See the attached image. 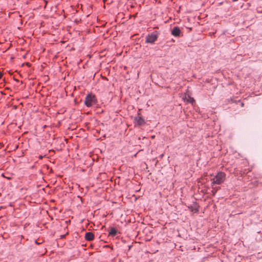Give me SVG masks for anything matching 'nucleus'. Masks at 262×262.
I'll use <instances>...</instances> for the list:
<instances>
[{"label": "nucleus", "instance_id": "obj_8", "mask_svg": "<svg viewBox=\"0 0 262 262\" xmlns=\"http://www.w3.org/2000/svg\"><path fill=\"white\" fill-rule=\"evenodd\" d=\"M187 101L190 103H193L194 102V99L191 97H189V99H188Z\"/></svg>", "mask_w": 262, "mask_h": 262}, {"label": "nucleus", "instance_id": "obj_2", "mask_svg": "<svg viewBox=\"0 0 262 262\" xmlns=\"http://www.w3.org/2000/svg\"><path fill=\"white\" fill-rule=\"evenodd\" d=\"M96 103V99L94 95L92 94H88L86 96L84 100V104L86 106H91Z\"/></svg>", "mask_w": 262, "mask_h": 262}, {"label": "nucleus", "instance_id": "obj_11", "mask_svg": "<svg viewBox=\"0 0 262 262\" xmlns=\"http://www.w3.org/2000/svg\"><path fill=\"white\" fill-rule=\"evenodd\" d=\"M2 76V74H1V73L0 72V79L1 78Z\"/></svg>", "mask_w": 262, "mask_h": 262}, {"label": "nucleus", "instance_id": "obj_3", "mask_svg": "<svg viewBox=\"0 0 262 262\" xmlns=\"http://www.w3.org/2000/svg\"><path fill=\"white\" fill-rule=\"evenodd\" d=\"M157 34L155 33H152L146 36V42L147 43H153L157 40Z\"/></svg>", "mask_w": 262, "mask_h": 262}, {"label": "nucleus", "instance_id": "obj_4", "mask_svg": "<svg viewBox=\"0 0 262 262\" xmlns=\"http://www.w3.org/2000/svg\"><path fill=\"white\" fill-rule=\"evenodd\" d=\"M181 34V30L178 27H174L171 31V34L174 37H179Z\"/></svg>", "mask_w": 262, "mask_h": 262}, {"label": "nucleus", "instance_id": "obj_5", "mask_svg": "<svg viewBox=\"0 0 262 262\" xmlns=\"http://www.w3.org/2000/svg\"><path fill=\"white\" fill-rule=\"evenodd\" d=\"M94 238V235L92 232H86L85 234V238L88 241L93 240Z\"/></svg>", "mask_w": 262, "mask_h": 262}, {"label": "nucleus", "instance_id": "obj_9", "mask_svg": "<svg viewBox=\"0 0 262 262\" xmlns=\"http://www.w3.org/2000/svg\"><path fill=\"white\" fill-rule=\"evenodd\" d=\"M217 189L216 188H213V190H212V192H213V194L214 195L215 193H216V192L217 191Z\"/></svg>", "mask_w": 262, "mask_h": 262}, {"label": "nucleus", "instance_id": "obj_6", "mask_svg": "<svg viewBox=\"0 0 262 262\" xmlns=\"http://www.w3.org/2000/svg\"><path fill=\"white\" fill-rule=\"evenodd\" d=\"M135 120L137 121L138 124L142 125L144 124V120L141 117H137L135 118Z\"/></svg>", "mask_w": 262, "mask_h": 262}, {"label": "nucleus", "instance_id": "obj_10", "mask_svg": "<svg viewBox=\"0 0 262 262\" xmlns=\"http://www.w3.org/2000/svg\"><path fill=\"white\" fill-rule=\"evenodd\" d=\"M64 236H65V235H61V238H63V237H64Z\"/></svg>", "mask_w": 262, "mask_h": 262}, {"label": "nucleus", "instance_id": "obj_1", "mask_svg": "<svg viewBox=\"0 0 262 262\" xmlns=\"http://www.w3.org/2000/svg\"><path fill=\"white\" fill-rule=\"evenodd\" d=\"M226 174L223 172H218L215 177L211 179V185L214 184L220 185L223 183L225 180Z\"/></svg>", "mask_w": 262, "mask_h": 262}, {"label": "nucleus", "instance_id": "obj_7", "mask_svg": "<svg viewBox=\"0 0 262 262\" xmlns=\"http://www.w3.org/2000/svg\"><path fill=\"white\" fill-rule=\"evenodd\" d=\"M117 233V231L114 228H112L109 232V235L112 236H115Z\"/></svg>", "mask_w": 262, "mask_h": 262}]
</instances>
